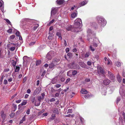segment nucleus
I'll return each mask as SVG.
<instances>
[{"instance_id": "61", "label": "nucleus", "mask_w": 125, "mask_h": 125, "mask_svg": "<svg viewBox=\"0 0 125 125\" xmlns=\"http://www.w3.org/2000/svg\"><path fill=\"white\" fill-rule=\"evenodd\" d=\"M90 96V95L88 94L87 95H85L84 96V97L85 98H88V97H89Z\"/></svg>"}, {"instance_id": "54", "label": "nucleus", "mask_w": 125, "mask_h": 125, "mask_svg": "<svg viewBox=\"0 0 125 125\" xmlns=\"http://www.w3.org/2000/svg\"><path fill=\"white\" fill-rule=\"evenodd\" d=\"M85 81L86 82H89L90 81V80L89 78H87L85 79Z\"/></svg>"}, {"instance_id": "51", "label": "nucleus", "mask_w": 125, "mask_h": 125, "mask_svg": "<svg viewBox=\"0 0 125 125\" xmlns=\"http://www.w3.org/2000/svg\"><path fill=\"white\" fill-rule=\"evenodd\" d=\"M30 109H28L26 111V114L27 115H29L30 114Z\"/></svg>"}, {"instance_id": "15", "label": "nucleus", "mask_w": 125, "mask_h": 125, "mask_svg": "<svg viewBox=\"0 0 125 125\" xmlns=\"http://www.w3.org/2000/svg\"><path fill=\"white\" fill-rule=\"evenodd\" d=\"M17 108L16 105L14 104H13L11 107V110L13 112H14L16 110Z\"/></svg>"}, {"instance_id": "46", "label": "nucleus", "mask_w": 125, "mask_h": 125, "mask_svg": "<svg viewBox=\"0 0 125 125\" xmlns=\"http://www.w3.org/2000/svg\"><path fill=\"white\" fill-rule=\"evenodd\" d=\"M14 113H12L10 115V116L11 117H13L14 116Z\"/></svg>"}, {"instance_id": "2", "label": "nucleus", "mask_w": 125, "mask_h": 125, "mask_svg": "<svg viewBox=\"0 0 125 125\" xmlns=\"http://www.w3.org/2000/svg\"><path fill=\"white\" fill-rule=\"evenodd\" d=\"M96 19L97 22L100 26L104 27L105 25L106 21L104 19L100 16H97Z\"/></svg>"}, {"instance_id": "50", "label": "nucleus", "mask_w": 125, "mask_h": 125, "mask_svg": "<svg viewBox=\"0 0 125 125\" xmlns=\"http://www.w3.org/2000/svg\"><path fill=\"white\" fill-rule=\"evenodd\" d=\"M35 43V42H31L30 43L29 45L30 46H31L32 45H34Z\"/></svg>"}, {"instance_id": "27", "label": "nucleus", "mask_w": 125, "mask_h": 125, "mask_svg": "<svg viewBox=\"0 0 125 125\" xmlns=\"http://www.w3.org/2000/svg\"><path fill=\"white\" fill-rule=\"evenodd\" d=\"M87 33H88V37L89 36H90V35H91L92 34V31L90 29H89L88 30Z\"/></svg>"}, {"instance_id": "16", "label": "nucleus", "mask_w": 125, "mask_h": 125, "mask_svg": "<svg viewBox=\"0 0 125 125\" xmlns=\"http://www.w3.org/2000/svg\"><path fill=\"white\" fill-rule=\"evenodd\" d=\"M35 97L34 96H32L30 97V101L33 104H34L35 101Z\"/></svg>"}, {"instance_id": "6", "label": "nucleus", "mask_w": 125, "mask_h": 125, "mask_svg": "<svg viewBox=\"0 0 125 125\" xmlns=\"http://www.w3.org/2000/svg\"><path fill=\"white\" fill-rule=\"evenodd\" d=\"M52 62L56 65H58L60 62V59L58 58H54L53 59Z\"/></svg>"}, {"instance_id": "19", "label": "nucleus", "mask_w": 125, "mask_h": 125, "mask_svg": "<svg viewBox=\"0 0 125 125\" xmlns=\"http://www.w3.org/2000/svg\"><path fill=\"white\" fill-rule=\"evenodd\" d=\"M56 65L52 62L49 64V67L50 68L52 69Z\"/></svg>"}, {"instance_id": "21", "label": "nucleus", "mask_w": 125, "mask_h": 125, "mask_svg": "<svg viewBox=\"0 0 125 125\" xmlns=\"http://www.w3.org/2000/svg\"><path fill=\"white\" fill-rule=\"evenodd\" d=\"M34 105L35 106H38L40 105V102L38 100L37 101L36 99L35 101L34 102Z\"/></svg>"}, {"instance_id": "58", "label": "nucleus", "mask_w": 125, "mask_h": 125, "mask_svg": "<svg viewBox=\"0 0 125 125\" xmlns=\"http://www.w3.org/2000/svg\"><path fill=\"white\" fill-rule=\"evenodd\" d=\"M66 52L67 53L69 51V48H67L65 49Z\"/></svg>"}, {"instance_id": "39", "label": "nucleus", "mask_w": 125, "mask_h": 125, "mask_svg": "<svg viewBox=\"0 0 125 125\" xmlns=\"http://www.w3.org/2000/svg\"><path fill=\"white\" fill-rule=\"evenodd\" d=\"M39 26V25L38 24H36L34 27L33 29L34 30H35Z\"/></svg>"}, {"instance_id": "64", "label": "nucleus", "mask_w": 125, "mask_h": 125, "mask_svg": "<svg viewBox=\"0 0 125 125\" xmlns=\"http://www.w3.org/2000/svg\"><path fill=\"white\" fill-rule=\"evenodd\" d=\"M27 92L28 94H30L31 92L30 90L29 89H28L27 91Z\"/></svg>"}, {"instance_id": "52", "label": "nucleus", "mask_w": 125, "mask_h": 125, "mask_svg": "<svg viewBox=\"0 0 125 125\" xmlns=\"http://www.w3.org/2000/svg\"><path fill=\"white\" fill-rule=\"evenodd\" d=\"M12 31V29L11 28H9L8 29V33H11Z\"/></svg>"}, {"instance_id": "41", "label": "nucleus", "mask_w": 125, "mask_h": 125, "mask_svg": "<svg viewBox=\"0 0 125 125\" xmlns=\"http://www.w3.org/2000/svg\"><path fill=\"white\" fill-rule=\"evenodd\" d=\"M15 37V36L14 35H12L10 36L9 38L10 40L12 39H14Z\"/></svg>"}, {"instance_id": "62", "label": "nucleus", "mask_w": 125, "mask_h": 125, "mask_svg": "<svg viewBox=\"0 0 125 125\" xmlns=\"http://www.w3.org/2000/svg\"><path fill=\"white\" fill-rule=\"evenodd\" d=\"M87 63V65H91V63L90 62L88 61Z\"/></svg>"}, {"instance_id": "48", "label": "nucleus", "mask_w": 125, "mask_h": 125, "mask_svg": "<svg viewBox=\"0 0 125 125\" xmlns=\"http://www.w3.org/2000/svg\"><path fill=\"white\" fill-rule=\"evenodd\" d=\"M21 99H19L18 100H16V103H19L21 102Z\"/></svg>"}, {"instance_id": "31", "label": "nucleus", "mask_w": 125, "mask_h": 125, "mask_svg": "<svg viewBox=\"0 0 125 125\" xmlns=\"http://www.w3.org/2000/svg\"><path fill=\"white\" fill-rule=\"evenodd\" d=\"M53 112L54 113H56L58 114H59V113L58 110L57 109H54Z\"/></svg>"}, {"instance_id": "32", "label": "nucleus", "mask_w": 125, "mask_h": 125, "mask_svg": "<svg viewBox=\"0 0 125 125\" xmlns=\"http://www.w3.org/2000/svg\"><path fill=\"white\" fill-rule=\"evenodd\" d=\"M115 65L117 67H119L121 65V63L119 62H117L115 63Z\"/></svg>"}, {"instance_id": "59", "label": "nucleus", "mask_w": 125, "mask_h": 125, "mask_svg": "<svg viewBox=\"0 0 125 125\" xmlns=\"http://www.w3.org/2000/svg\"><path fill=\"white\" fill-rule=\"evenodd\" d=\"M70 79L69 78L67 79L66 81V83H68L70 81Z\"/></svg>"}, {"instance_id": "38", "label": "nucleus", "mask_w": 125, "mask_h": 125, "mask_svg": "<svg viewBox=\"0 0 125 125\" xmlns=\"http://www.w3.org/2000/svg\"><path fill=\"white\" fill-rule=\"evenodd\" d=\"M77 73V71L76 70H73L72 73V74L73 75H75Z\"/></svg>"}, {"instance_id": "47", "label": "nucleus", "mask_w": 125, "mask_h": 125, "mask_svg": "<svg viewBox=\"0 0 125 125\" xmlns=\"http://www.w3.org/2000/svg\"><path fill=\"white\" fill-rule=\"evenodd\" d=\"M20 32L19 31H17L16 33V35L17 36H20Z\"/></svg>"}, {"instance_id": "45", "label": "nucleus", "mask_w": 125, "mask_h": 125, "mask_svg": "<svg viewBox=\"0 0 125 125\" xmlns=\"http://www.w3.org/2000/svg\"><path fill=\"white\" fill-rule=\"evenodd\" d=\"M90 48L91 49V50L92 51H94L95 50V49L93 47H92V45L90 46Z\"/></svg>"}, {"instance_id": "17", "label": "nucleus", "mask_w": 125, "mask_h": 125, "mask_svg": "<svg viewBox=\"0 0 125 125\" xmlns=\"http://www.w3.org/2000/svg\"><path fill=\"white\" fill-rule=\"evenodd\" d=\"M87 2L86 1H83L82 2H81V3H80V7H78V8H77V9H78V8L80 7L84 6L85 5L87 4Z\"/></svg>"}, {"instance_id": "57", "label": "nucleus", "mask_w": 125, "mask_h": 125, "mask_svg": "<svg viewBox=\"0 0 125 125\" xmlns=\"http://www.w3.org/2000/svg\"><path fill=\"white\" fill-rule=\"evenodd\" d=\"M69 89V87H66V89H65L64 90V91L65 92H66L68 91Z\"/></svg>"}, {"instance_id": "23", "label": "nucleus", "mask_w": 125, "mask_h": 125, "mask_svg": "<svg viewBox=\"0 0 125 125\" xmlns=\"http://www.w3.org/2000/svg\"><path fill=\"white\" fill-rule=\"evenodd\" d=\"M81 92L82 94H86L88 93L87 91L84 89H83L81 91Z\"/></svg>"}, {"instance_id": "10", "label": "nucleus", "mask_w": 125, "mask_h": 125, "mask_svg": "<svg viewBox=\"0 0 125 125\" xmlns=\"http://www.w3.org/2000/svg\"><path fill=\"white\" fill-rule=\"evenodd\" d=\"M104 62L107 64H111L112 63L111 61L109 58L105 57L104 58Z\"/></svg>"}, {"instance_id": "3", "label": "nucleus", "mask_w": 125, "mask_h": 125, "mask_svg": "<svg viewBox=\"0 0 125 125\" xmlns=\"http://www.w3.org/2000/svg\"><path fill=\"white\" fill-rule=\"evenodd\" d=\"M68 66L69 68L71 69H78L80 68V67L78 64L73 62L69 64Z\"/></svg>"}, {"instance_id": "55", "label": "nucleus", "mask_w": 125, "mask_h": 125, "mask_svg": "<svg viewBox=\"0 0 125 125\" xmlns=\"http://www.w3.org/2000/svg\"><path fill=\"white\" fill-rule=\"evenodd\" d=\"M93 45L94 47H97V44L95 43L94 42L93 43Z\"/></svg>"}, {"instance_id": "34", "label": "nucleus", "mask_w": 125, "mask_h": 125, "mask_svg": "<svg viewBox=\"0 0 125 125\" xmlns=\"http://www.w3.org/2000/svg\"><path fill=\"white\" fill-rule=\"evenodd\" d=\"M15 48V46H13L11 47L10 49V50L11 51H14Z\"/></svg>"}, {"instance_id": "20", "label": "nucleus", "mask_w": 125, "mask_h": 125, "mask_svg": "<svg viewBox=\"0 0 125 125\" xmlns=\"http://www.w3.org/2000/svg\"><path fill=\"white\" fill-rule=\"evenodd\" d=\"M77 12V11H76ZM77 12H74L72 13L71 15V17L72 18H74L77 16Z\"/></svg>"}, {"instance_id": "36", "label": "nucleus", "mask_w": 125, "mask_h": 125, "mask_svg": "<svg viewBox=\"0 0 125 125\" xmlns=\"http://www.w3.org/2000/svg\"><path fill=\"white\" fill-rule=\"evenodd\" d=\"M55 20L54 19L52 20L51 21H50L49 24H48V25L50 26V24L52 23H53V22Z\"/></svg>"}, {"instance_id": "40", "label": "nucleus", "mask_w": 125, "mask_h": 125, "mask_svg": "<svg viewBox=\"0 0 125 125\" xmlns=\"http://www.w3.org/2000/svg\"><path fill=\"white\" fill-rule=\"evenodd\" d=\"M27 102L26 101H24L21 103V105L23 106L27 104Z\"/></svg>"}, {"instance_id": "14", "label": "nucleus", "mask_w": 125, "mask_h": 125, "mask_svg": "<svg viewBox=\"0 0 125 125\" xmlns=\"http://www.w3.org/2000/svg\"><path fill=\"white\" fill-rule=\"evenodd\" d=\"M4 112L3 110H2L0 112V115L1 117L4 119L6 117V115L4 113Z\"/></svg>"}, {"instance_id": "37", "label": "nucleus", "mask_w": 125, "mask_h": 125, "mask_svg": "<svg viewBox=\"0 0 125 125\" xmlns=\"http://www.w3.org/2000/svg\"><path fill=\"white\" fill-rule=\"evenodd\" d=\"M74 116V115H71L70 114H69V115H65V116L66 117H73Z\"/></svg>"}, {"instance_id": "49", "label": "nucleus", "mask_w": 125, "mask_h": 125, "mask_svg": "<svg viewBox=\"0 0 125 125\" xmlns=\"http://www.w3.org/2000/svg\"><path fill=\"white\" fill-rule=\"evenodd\" d=\"M61 86V85L58 84H56L55 86V87L57 88L60 87Z\"/></svg>"}, {"instance_id": "43", "label": "nucleus", "mask_w": 125, "mask_h": 125, "mask_svg": "<svg viewBox=\"0 0 125 125\" xmlns=\"http://www.w3.org/2000/svg\"><path fill=\"white\" fill-rule=\"evenodd\" d=\"M120 98L119 97H118L116 99V104H117L118 102L120 101Z\"/></svg>"}, {"instance_id": "8", "label": "nucleus", "mask_w": 125, "mask_h": 125, "mask_svg": "<svg viewBox=\"0 0 125 125\" xmlns=\"http://www.w3.org/2000/svg\"><path fill=\"white\" fill-rule=\"evenodd\" d=\"M28 20L26 18L22 19L21 21V24L22 26H24L26 22L28 21Z\"/></svg>"}, {"instance_id": "7", "label": "nucleus", "mask_w": 125, "mask_h": 125, "mask_svg": "<svg viewBox=\"0 0 125 125\" xmlns=\"http://www.w3.org/2000/svg\"><path fill=\"white\" fill-rule=\"evenodd\" d=\"M58 10L57 8L53 7L52 9L51 15L52 16L56 14L57 12V11Z\"/></svg>"}, {"instance_id": "18", "label": "nucleus", "mask_w": 125, "mask_h": 125, "mask_svg": "<svg viewBox=\"0 0 125 125\" xmlns=\"http://www.w3.org/2000/svg\"><path fill=\"white\" fill-rule=\"evenodd\" d=\"M56 65L52 62L49 64V67L50 68L52 69Z\"/></svg>"}, {"instance_id": "30", "label": "nucleus", "mask_w": 125, "mask_h": 125, "mask_svg": "<svg viewBox=\"0 0 125 125\" xmlns=\"http://www.w3.org/2000/svg\"><path fill=\"white\" fill-rule=\"evenodd\" d=\"M72 26L71 25L68 26L66 28V29L67 31H69L71 30H72Z\"/></svg>"}, {"instance_id": "63", "label": "nucleus", "mask_w": 125, "mask_h": 125, "mask_svg": "<svg viewBox=\"0 0 125 125\" xmlns=\"http://www.w3.org/2000/svg\"><path fill=\"white\" fill-rule=\"evenodd\" d=\"M59 96V94L58 93H56L55 94V96H54V97H58Z\"/></svg>"}, {"instance_id": "35", "label": "nucleus", "mask_w": 125, "mask_h": 125, "mask_svg": "<svg viewBox=\"0 0 125 125\" xmlns=\"http://www.w3.org/2000/svg\"><path fill=\"white\" fill-rule=\"evenodd\" d=\"M41 63V60H38L37 61L36 65L37 66L40 65Z\"/></svg>"}, {"instance_id": "26", "label": "nucleus", "mask_w": 125, "mask_h": 125, "mask_svg": "<svg viewBox=\"0 0 125 125\" xmlns=\"http://www.w3.org/2000/svg\"><path fill=\"white\" fill-rule=\"evenodd\" d=\"M57 78L56 77H55L52 79V83L53 84H54L57 81Z\"/></svg>"}, {"instance_id": "53", "label": "nucleus", "mask_w": 125, "mask_h": 125, "mask_svg": "<svg viewBox=\"0 0 125 125\" xmlns=\"http://www.w3.org/2000/svg\"><path fill=\"white\" fill-rule=\"evenodd\" d=\"M67 55L68 56H69L70 57L72 56V54L70 52H69L67 54Z\"/></svg>"}, {"instance_id": "29", "label": "nucleus", "mask_w": 125, "mask_h": 125, "mask_svg": "<svg viewBox=\"0 0 125 125\" xmlns=\"http://www.w3.org/2000/svg\"><path fill=\"white\" fill-rule=\"evenodd\" d=\"M28 59V58L26 56H24L23 58V62H26L27 60Z\"/></svg>"}, {"instance_id": "4", "label": "nucleus", "mask_w": 125, "mask_h": 125, "mask_svg": "<svg viewBox=\"0 0 125 125\" xmlns=\"http://www.w3.org/2000/svg\"><path fill=\"white\" fill-rule=\"evenodd\" d=\"M54 56L53 52L50 51L47 54L46 56L47 59L48 60H51Z\"/></svg>"}, {"instance_id": "5", "label": "nucleus", "mask_w": 125, "mask_h": 125, "mask_svg": "<svg viewBox=\"0 0 125 125\" xmlns=\"http://www.w3.org/2000/svg\"><path fill=\"white\" fill-rule=\"evenodd\" d=\"M108 76L109 78L112 82H114L115 79V77L114 74L111 72L109 71H108Z\"/></svg>"}, {"instance_id": "22", "label": "nucleus", "mask_w": 125, "mask_h": 125, "mask_svg": "<svg viewBox=\"0 0 125 125\" xmlns=\"http://www.w3.org/2000/svg\"><path fill=\"white\" fill-rule=\"evenodd\" d=\"M64 2V0H57L56 2L57 4L61 5Z\"/></svg>"}, {"instance_id": "60", "label": "nucleus", "mask_w": 125, "mask_h": 125, "mask_svg": "<svg viewBox=\"0 0 125 125\" xmlns=\"http://www.w3.org/2000/svg\"><path fill=\"white\" fill-rule=\"evenodd\" d=\"M10 46H13L15 47L16 45V44H14V43H11L10 44Z\"/></svg>"}, {"instance_id": "1", "label": "nucleus", "mask_w": 125, "mask_h": 125, "mask_svg": "<svg viewBox=\"0 0 125 125\" xmlns=\"http://www.w3.org/2000/svg\"><path fill=\"white\" fill-rule=\"evenodd\" d=\"M82 22L81 19L79 18H77L74 21V28L75 30L74 31L79 32L81 30L80 27L82 26Z\"/></svg>"}, {"instance_id": "9", "label": "nucleus", "mask_w": 125, "mask_h": 125, "mask_svg": "<svg viewBox=\"0 0 125 125\" xmlns=\"http://www.w3.org/2000/svg\"><path fill=\"white\" fill-rule=\"evenodd\" d=\"M97 72L98 73L100 74L101 73L102 74L104 73V72L102 68L99 66H98L97 68Z\"/></svg>"}, {"instance_id": "33", "label": "nucleus", "mask_w": 125, "mask_h": 125, "mask_svg": "<svg viewBox=\"0 0 125 125\" xmlns=\"http://www.w3.org/2000/svg\"><path fill=\"white\" fill-rule=\"evenodd\" d=\"M90 54V53L89 52H86L85 55V57L86 58L88 57Z\"/></svg>"}, {"instance_id": "11", "label": "nucleus", "mask_w": 125, "mask_h": 125, "mask_svg": "<svg viewBox=\"0 0 125 125\" xmlns=\"http://www.w3.org/2000/svg\"><path fill=\"white\" fill-rule=\"evenodd\" d=\"M41 88H38L34 91V93L33 94V95L34 96L36 95V94H38L41 91Z\"/></svg>"}, {"instance_id": "56", "label": "nucleus", "mask_w": 125, "mask_h": 125, "mask_svg": "<svg viewBox=\"0 0 125 125\" xmlns=\"http://www.w3.org/2000/svg\"><path fill=\"white\" fill-rule=\"evenodd\" d=\"M55 101V99L54 98H52L50 100V102H54Z\"/></svg>"}, {"instance_id": "42", "label": "nucleus", "mask_w": 125, "mask_h": 125, "mask_svg": "<svg viewBox=\"0 0 125 125\" xmlns=\"http://www.w3.org/2000/svg\"><path fill=\"white\" fill-rule=\"evenodd\" d=\"M72 109H69L68 110V112H67V114L69 113H71L72 112Z\"/></svg>"}, {"instance_id": "25", "label": "nucleus", "mask_w": 125, "mask_h": 125, "mask_svg": "<svg viewBox=\"0 0 125 125\" xmlns=\"http://www.w3.org/2000/svg\"><path fill=\"white\" fill-rule=\"evenodd\" d=\"M119 93L121 95H122L124 94L125 92L122 89V88H121L119 89Z\"/></svg>"}, {"instance_id": "44", "label": "nucleus", "mask_w": 125, "mask_h": 125, "mask_svg": "<svg viewBox=\"0 0 125 125\" xmlns=\"http://www.w3.org/2000/svg\"><path fill=\"white\" fill-rule=\"evenodd\" d=\"M42 99V97H41V96H39L38 97V100L39 102H40Z\"/></svg>"}, {"instance_id": "12", "label": "nucleus", "mask_w": 125, "mask_h": 125, "mask_svg": "<svg viewBox=\"0 0 125 125\" xmlns=\"http://www.w3.org/2000/svg\"><path fill=\"white\" fill-rule=\"evenodd\" d=\"M15 59H16L15 61L13 60H12L11 61L10 60V61L11 62V65L13 66L14 67H15L18 61V60L16 57H15Z\"/></svg>"}, {"instance_id": "13", "label": "nucleus", "mask_w": 125, "mask_h": 125, "mask_svg": "<svg viewBox=\"0 0 125 125\" xmlns=\"http://www.w3.org/2000/svg\"><path fill=\"white\" fill-rule=\"evenodd\" d=\"M110 82V80L107 79H104L103 81V84L105 85H108Z\"/></svg>"}, {"instance_id": "24", "label": "nucleus", "mask_w": 125, "mask_h": 125, "mask_svg": "<svg viewBox=\"0 0 125 125\" xmlns=\"http://www.w3.org/2000/svg\"><path fill=\"white\" fill-rule=\"evenodd\" d=\"M117 78L118 82L119 83H120L121 82L122 78H121V76L118 74L117 75Z\"/></svg>"}, {"instance_id": "28", "label": "nucleus", "mask_w": 125, "mask_h": 125, "mask_svg": "<svg viewBox=\"0 0 125 125\" xmlns=\"http://www.w3.org/2000/svg\"><path fill=\"white\" fill-rule=\"evenodd\" d=\"M20 69V67L19 66H16L15 70V72H19Z\"/></svg>"}]
</instances>
